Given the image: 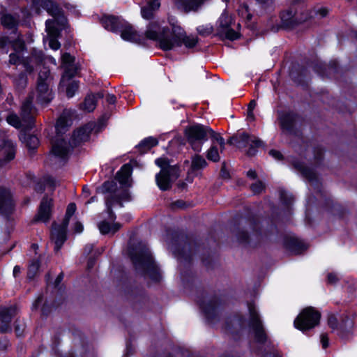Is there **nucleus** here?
Returning <instances> with one entry per match:
<instances>
[{
	"label": "nucleus",
	"instance_id": "obj_1",
	"mask_svg": "<svg viewBox=\"0 0 357 357\" xmlns=\"http://www.w3.org/2000/svg\"><path fill=\"white\" fill-rule=\"evenodd\" d=\"M146 37L158 40L160 47L169 50L174 47L183 44L187 48L194 47L198 43V38L193 36H186L185 31L178 25L172 24V32L167 29H161L158 24L151 23L147 27Z\"/></svg>",
	"mask_w": 357,
	"mask_h": 357
},
{
	"label": "nucleus",
	"instance_id": "obj_2",
	"mask_svg": "<svg viewBox=\"0 0 357 357\" xmlns=\"http://www.w3.org/2000/svg\"><path fill=\"white\" fill-rule=\"evenodd\" d=\"M185 136L192 149L197 153L202 150L203 144L214 137L216 142L222 145V137L210 127L202 124H194L185 129Z\"/></svg>",
	"mask_w": 357,
	"mask_h": 357
},
{
	"label": "nucleus",
	"instance_id": "obj_3",
	"mask_svg": "<svg viewBox=\"0 0 357 357\" xmlns=\"http://www.w3.org/2000/svg\"><path fill=\"white\" fill-rule=\"evenodd\" d=\"M155 164L161 168L160 173L155 176L156 183L160 190H167L179 176L178 168L175 165H169L165 158L156 159Z\"/></svg>",
	"mask_w": 357,
	"mask_h": 357
},
{
	"label": "nucleus",
	"instance_id": "obj_4",
	"mask_svg": "<svg viewBox=\"0 0 357 357\" xmlns=\"http://www.w3.org/2000/svg\"><path fill=\"white\" fill-rule=\"evenodd\" d=\"M76 211V205L70 203L67 208L65 218L61 225L54 223L51 231V241L54 243L55 251H59L66 240V231L70 218Z\"/></svg>",
	"mask_w": 357,
	"mask_h": 357
},
{
	"label": "nucleus",
	"instance_id": "obj_5",
	"mask_svg": "<svg viewBox=\"0 0 357 357\" xmlns=\"http://www.w3.org/2000/svg\"><path fill=\"white\" fill-rule=\"evenodd\" d=\"M132 260L137 268L146 270L154 280H159L160 275L155 269L151 254L148 248H144L139 253H131Z\"/></svg>",
	"mask_w": 357,
	"mask_h": 357
},
{
	"label": "nucleus",
	"instance_id": "obj_6",
	"mask_svg": "<svg viewBox=\"0 0 357 357\" xmlns=\"http://www.w3.org/2000/svg\"><path fill=\"white\" fill-rule=\"evenodd\" d=\"M321 314L312 307H306L294 320V326L300 331L310 330L319 324Z\"/></svg>",
	"mask_w": 357,
	"mask_h": 357
},
{
	"label": "nucleus",
	"instance_id": "obj_7",
	"mask_svg": "<svg viewBox=\"0 0 357 357\" xmlns=\"http://www.w3.org/2000/svg\"><path fill=\"white\" fill-rule=\"evenodd\" d=\"M49 75L50 72L46 69L39 73L36 93V101L41 105L49 103L53 98L52 91L49 87L50 82Z\"/></svg>",
	"mask_w": 357,
	"mask_h": 357
},
{
	"label": "nucleus",
	"instance_id": "obj_8",
	"mask_svg": "<svg viewBox=\"0 0 357 357\" xmlns=\"http://www.w3.org/2000/svg\"><path fill=\"white\" fill-rule=\"evenodd\" d=\"M9 57L10 64L17 65L22 63L26 72L31 73L33 70V66L43 61V54L42 51H37L34 50L30 57H27L22 60L20 59V53H11Z\"/></svg>",
	"mask_w": 357,
	"mask_h": 357
},
{
	"label": "nucleus",
	"instance_id": "obj_9",
	"mask_svg": "<svg viewBox=\"0 0 357 357\" xmlns=\"http://www.w3.org/2000/svg\"><path fill=\"white\" fill-rule=\"evenodd\" d=\"M231 17L226 11L223 12L217 22L218 34L229 40L237 39L238 33L231 28Z\"/></svg>",
	"mask_w": 357,
	"mask_h": 357
},
{
	"label": "nucleus",
	"instance_id": "obj_10",
	"mask_svg": "<svg viewBox=\"0 0 357 357\" xmlns=\"http://www.w3.org/2000/svg\"><path fill=\"white\" fill-rule=\"evenodd\" d=\"M70 147L63 139H57L52 143V154L54 163L63 165L68 158Z\"/></svg>",
	"mask_w": 357,
	"mask_h": 357
},
{
	"label": "nucleus",
	"instance_id": "obj_11",
	"mask_svg": "<svg viewBox=\"0 0 357 357\" xmlns=\"http://www.w3.org/2000/svg\"><path fill=\"white\" fill-rule=\"evenodd\" d=\"M39 4L54 17V25L65 26L66 19L57 4L50 0H39Z\"/></svg>",
	"mask_w": 357,
	"mask_h": 357
},
{
	"label": "nucleus",
	"instance_id": "obj_12",
	"mask_svg": "<svg viewBox=\"0 0 357 357\" xmlns=\"http://www.w3.org/2000/svg\"><path fill=\"white\" fill-rule=\"evenodd\" d=\"M248 309L250 317V326L255 332V339L257 341L262 342L266 340V334L258 312L255 306L252 304L249 305Z\"/></svg>",
	"mask_w": 357,
	"mask_h": 357
},
{
	"label": "nucleus",
	"instance_id": "obj_13",
	"mask_svg": "<svg viewBox=\"0 0 357 357\" xmlns=\"http://www.w3.org/2000/svg\"><path fill=\"white\" fill-rule=\"evenodd\" d=\"M236 138L239 147L249 146L247 151L249 155H254L256 153V148L263 145V142L259 139L247 133L239 134Z\"/></svg>",
	"mask_w": 357,
	"mask_h": 357
},
{
	"label": "nucleus",
	"instance_id": "obj_14",
	"mask_svg": "<svg viewBox=\"0 0 357 357\" xmlns=\"http://www.w3.org/2000/svg\"><path fill=\"white\" fill-rule=\"evenodd\" d=\"M34 98V93H31L27 98L23 102L21 107V116L22 120L27 123L29 127H31L35 116L37 114L36 109L33 106V100Z\"/></svg>",
	"mask_w": 357,
	"mask_h": 357
},
{
	"label": "nucleus",
	"instance_id": "obj_15",
	"mask_svg": "<svg viewBox=\"0 0 357 357\" xmlns=\"http://www.w3.org/2000/svg\"><path fill=\"white\" fill-rule=\"evenodd\" d=\"M121 24L119 32H121V37L123 40L139 43L144 40L143 36L139 34L131 24L126 21Z\"/></svg>",
	"mask_w": 357,
	"mask_h": 357
},
{
	"label": "nucleus",
	"instance_id": "obj_16",
	"mask_svg": "<svg viewBox=\"0 0 357 357\" xmlns=\"http://www.w3.org/2000/svg\"><path fill=\"white\" fill-rule=\"evenodd\" d=\"M307 18L303 17L297 13L295 9L291 8L281 13V20L285 27H292L294 25L305 21Z\"/></svg>",
	"mask_w": 357,
	"mask_h": 357
},
{
	"label": "nucleus",
	"instance_id": "obj_17",
	"mask_svg": "<svg viewBox=\"0 0 357 357\" xmlns=\"http://www.w3.org/2000/svg\"><path fill=\"white\" fill-rule=\"evenodd\" d=\"M130 198V194L127 190H124L120 195H109L106 198V206L109 213V219L114 221L116 218L114 214L112 211V206L114 204H119L122 206L123 201H129Z\"/></svg>",
	"mask_w": 357,
	"mask_h": 357
},
{
	"label": "nucleus",
	"instance_id": "obj_18",
	"mask_svg": "<svg viewBox=\"0 0 357 357\" xmlns=\"http://www.w3.org/2000/svg\"><path fill=\"white\" fill-rule=\"evenodd\" d=\"M222 145L216 142L214 137L211 139V144L209 149L206 151V158L213 162H218L220 160V153L225 148V142L222 137Z\"/></svg>",
	"mask_w": 357,
	"mask_h": 357
},
{
	"label": "nucleus",
	"instance_id": "obj_19",
	"mask_svg": "<svg viewBox=\"0 0 357 357\" xmlns=\"http://www.w3.org/2000/svg\"><path fill=\"white\" fill-rule=\"evenodd\" d=\"M46 31L49 37V45L51 49L57 50L60 48V43L56 40L59 35V29L54 25V22L47 20L45 22Z\"/></svg>",
	"mask_w": 357,
	"mask_h": 357
},
{
	"label": "nucleus",
	"instance_id": "obj_20",
	"mask_svg": "<svg viewBox=\"0 0 357 357\" xmlns=\"http://www.w3.org/2000/svg\"><path fill=\"white\" fill-rule=\"evenodd\" d=\"M52 199L47 197L43 198L38 213L36 217V221L47 222L51 215Z\"/></svg>",
	"mask_w": 357,
	"mask_h": 357
},
{
	"label": "nucleus",
	"instance_id": "obj_21",
	"mask_svg": "<svg viewBox=\"0 0 357 357\" xmlns=\"http://www.w3.org/2000/svg\"><path fill=\"white\" fill-rule=\"evenodd\" d=\"M1 151L4 155L3 158H0V167H3L7 162L14 159L15 155V146L12 141L8 139L4 140Z\"/></svg>",
	"mask_w": 357,
	"mask_h": 357
},
{
	"label": "nucleus",
	"instance_id": "obj_22",
	"mask_svg": "<svg viewBox=\"0 0 357 357\" xmlns=\"http://www.w3.org/2000/svg\"><path fill=\"white\" fill-rule=\"evenodd\" d=\"M93 128V123H89L77 130L73 135V143L77 145L83 142H86L89 139L91 130Z\"/></svg>",
	"mask_w": 357,
	"mask_h": 357
},
{
	"label": "nucleus",
	"instance_id": "obj_23",
	"mask_svg": "<svg viewBox=\"0 0 357 357\" xmlns=\"http://www.w3.org/2000/svg\"><path fill=\"white\" fill-rule=\"evenodd\" d=\"M205 0H174V5L185 12L196 11Z\"/></svg>",
	"mask_w": 357,
	"mask_h": 357
},
{
	"label": "nucleus",
	"instance_id": "obj_24",
	"mask_svg": "<svg viewBox=\"0 0 357 357\" xmlns=\"http://www.w3.org/2000/svg\"><path fill=\"white\" fill-rule=\"evenodd\" d=\"M125 21L114 16H105L101 20V23L105 29L112 32H118L121 29V23Z\"/></svg>",
	"mask_w": 357,
	"mask_h": 357
},
{
	"label": "nucleus",
	"instance_id": "obj_25",
	"mask_svg": "<svg viewBox=\"0 0 357 357\" xmlns=\"http://www.w3.org/2000/svg\"><path fill=\"white\" fill-rule=\"evenodd\" d=\"M62 67L65 69L64 74L62 77V81L66 77L70 78L75 74V70L73 68V63L74 58L68 53H64L61 56Z\"/></svg>",
	"mask_w": 357,
	"mask_h": 357
},
{
	"label": "nucleus",
	"instance_id": "obj_26",
	"mask_svg": "<svg viewBox=\"0 0 357 357\" xmlns=\"http://www.w3.org/2000/svg\"><path fill=\"white\" fill-rule=\"evenodd\" d=\"M102 98L103 93L102 92H98L96 94H88L86 96L84 102L82 104L81 108L88 112H92L96 107L98 99Z\"/></svg>",
	"mask_w": 357,
	"mask_h": 357
},
{
	"label": "nucleus",
	"instance_id": "obj_27",
	"mask_svg": "<svg viewBox=\"0 0 357 357\" xmlns=\"http://www.w3.org/2000/svg\"><path fill=\"white\" fill-rule=\"evenodd\" d=\"M15 313V309L13 307L4 308L0 312L1 320L3 323L0 328L1 332L5 333L10 330L9 323Z\"/></svg>",
	"mask_w": 357,
	"mask_h": 357
},
{
	"label": "nucleus",
	"instance_id": "obj_28",
	"mask_svg": "<svg viewBox=\"0 0 357 357\" xmlns=\"http://www.w3.org/2000/svg\"><path fill=\"white\" fill-rule=\"evenodd\" d=\"M160 3L159 0H152L147 2L146 6L142 7V15L145 19H150L153 16L154 12L159 9Z\"/></svg>",
	"mask_w": 357,
	"mask_h": 357
},
{
	"label": "nucleus",
	"instance_id": "obj_29",
	"mask_svg": "<svg viewBox=\"0 0 357 357\" xmlns=\"http://www.w3.org/2000/svg\"><path fill=\"white\" fill-rule=\"evenodd\" d=\"M98 227L100 232L102 234H114L120 229L121 225L119 223L111 225L107 221L102 220L98 223Z\"/></svg>",
	"mask_w": 357,
	"mask_h": 357
},
{
	"label": "nucleus",
	"instance_id": "obj_30",
	"mask_svg": "<svg viewBox=\"0 0 357 357\" xmlns=\"http://www.w3.org/2000/svg\"><path fill=\"white\" fill-rule=\"evenodd\" d=\"M12 206L10 192L5 188H0V211H6Z\"/></svg>",
	"mask_w": 357,
	"mask_h": 357
},
{
	"label": "nucleus",
	"instance_id": "obj_31",
	"mask_svg": "<svg viewBox=\"0 0 357 357\" xmlns=\"http://www.w3.org/2000/svg\"><path fill=\"white\" fill-rule=\"evenodd\" d=\"M132 167L129 164L123 165L121 169L117 172L116 178L119 183L126 185L131 175Z\"/></svg>",
	"mask_w": 357,
	"mask_h": 357
},
{
	"label": "nucleus",
	"instance_id": "obj_32",
	"mask_svg": "<svg viewBox=\"0 0 357 357\" xmlns=\"http://www.w3.org/2000/svg\"><path fill=\"white\" fill-rule=\"evenodd\" d=\"M281 128L284 130H289L294 121V116L291 113H283L279 116Z\"/></svg>",
	"mask_w": 357,
	"mask_h": 357
},
{
	"label": "nucleus",
	"instance_id": "obj_33",
	"mask_svg": "<svg viewBox=\"0 0 357 357\" xmlns=\"http://www.w3.org/2000/svg\"><path fill=\"white\" fill-rule=\"evenodd\" d=\"M20 139L30 150L36 149L39 144L38 139L35 135L24 134L20 137Z\"/></svg>",
	"mask_w": 357,
	"mask_h": 357
},
{
	"label": "nucleus",
	"instance_id": "obj_34",
	"mask_svg": "<svg viewBox=\"0 0 357 357\" xmlns=\"http://www.w3.org/2000/svg\"><path fill=\"white\" fill-rule=\"evenodd\" d=\"M207 166L206 160L199 154H195L192 157L191 169L194 171L203 169Z\"/></svg>",
	"mask_w": 357,
	"mask_h": 357
},
{
	"label": "nucleus",
	"instance_id": "obj_35",
	"mask_svg": "<svg viewBox=\"0 0 357 357\" xmlns=\"http://www.w3.org/2000/svg\"><path fill=\"white\" fill-rule=\"evenodd\" d=\"M238 238L241 243L249 244L252 246L255 245L257 241L259 240V236L257 234H254L252 236H248V234L245 231L240 232Z\"/></svg>",
	"mask_w": 357,
	"mask_h": 357
},
{
	"label": "nucleus",
	"instance_id": "obj_36",
	"mask_svg": "<svg viewBox=\"0 0 357 357\" xmlns=\"http://www.w3.org/2000/svg\"><path fill=\"white\" fill-rule=\"evenodd\" d=\"M157 144L158 140L154 137H149L143 139L138 145V148L142 153H144Z\"/></svg>",
	"mask_w": 357,
	"mask_h": 357
},
{
	"label": "nucleus",
	"instance_id": "obj_37",
	"mask_svg": "<svg viewBox=\"0 0 357 357\" xmlns=\"http://www.w3.org/2000/svg\"><path fill=\"white\" fill-rule=\"evenodd\" d=\"M295 167L299 169L302 174L307 178L310 181H312L316 178V175L314 171L308 167H305L303 164L296 163L295 164Z\"/></svg>",
	"mask_w": 357,
	"mask_h": 357
},
{
	"label": "nucleus",
	"instance_id": "obj_38",
	"mask_svg": "<svg viewBox=\"0 0 357 357\" xmlns=\"http://www.w3.org/2000/svg\"><path fill=\"white\" fill-rule=\"evenodd\" d=\"M14 83L15 86L20 89H24L27 84V77L26 75L24 73H21L18 75L17 77L14 79Z\"/></svg>",
	"mask_w": 357,
	"mask_h": 357
},
{
	"label": "nucleus",
	"instance_id": "obj_39",
	"mask_svg": "<svg viewBox=\"0 0 357 357\" xmlns=\"http://www.w3.org/2000/svg\"><path fill=\"white\" fill-rule=\"evenodd\" d=\"M1 24L8 28H13L16 24V20L10 15H3L1 17Z\"/></svg>",
	"mask_w": 357,
	"mask_h": 357
},
{
	"label": "nucleus",
	"instance_id": "obj_40",
	"mask_svg": "<svg viewBox=\"0 0 357 357\" xmlns=\"http://www.w3.org/2000/svg\"><path fill=\"white\" fill-rule=\"evenodd\" d=\"M39 268V262L37 259L33 260L28 268V277L29 278H33L37 273V271Z\"/></svg>",
	"mask_w": 357,
	"mask_h": 357
},
{
	"label": "nucleus",
	"instance_id": "obj_41",
	"mask_svg": "<svg viewBox=\"0 0 357 357\" xmlns=\"http://www.w3.org/2000/svg\"><path fill=\"white\" fill-rule=\"evenodd\" d=\"M197 31L201 36H207L213 33V28L211 24H207L199 26Z\"/></svg>",
	"mask_w": 357,
	"mask_h": 357
},
{
	"label": "nucleus",
	"instance_id": "obj_42",
	"mask_svg": "<svg viewBox=\"0 0 357 357\" xmlns=\"http://www.w3.org/2000/svg\"><path fill=\"white\" fill-rule=\"evenodd\" d=\"M68 125V119L64 116H61L56 124V130L58 132V133H60L63 131V130L67 127Z\"/></svg>",
	"mask_w": 357,
	"mask_h": 357
},
{
	"label": "nucleus",
	"instance_id": "obj_43",
	"mask_svg": "<svg viewBox=\"0 0 357 357\" xmlns=\"http://www.w3.org/2000/svg\"><path fill=\"white\" fill-rule=\"evenodd\" d=\"M6 121L10 125L13 126L16 128H19L21 127V121L19 117L15 114H11L8 115L6 118Z\"/></svg>",
	"mask_w": 357,
	"mask_h": 357
},
{
	"label": "nucleus",
	"instance_id": "obj_44",
	"mask_svg": "<svg viewBox=\"0 0 357 357\" xmlns=\"http://www.w3.org/2000/svg\"><path fill=\"white\" fill-rule=\"evenodd\" d=\"M13 50L16 53H21L24 49V43L23 40L18 38L17 40L11 43Z\"/></svg>",
	"mask_w": 357,
	"mask_h": 357
},
{
	"label": "nucleus",
	"instance_id": "obj_45",
	"mask_svg": "<svg viewBox=\"0 0 357 357\" xmlns=\"http://www.w3.org/2000/svg\"><path fill=\"white\" fill-rule=\"evenodd\" d=\"M264 188H265L264 184L260 181L255 182V183L252 184L250 186L251 190L255 194L261 193L264 190Z\"/></svg>",
	"mask_w": 357,
	"mask_h": 357
},
{
	"label": "nucleus",
	"instance_id": "obj_46",
	"mask_svg": "<svg viewBox=\"0 0 357 357\" xmlns=\"http://www.w3.org/2000/svg\"><path fill=\"white\" fill-rule=\"evenodd\" d=\"M78 89V83L75 81L72 82L67 87L66 93L68 98H71L75 95V91Z\"/></svg>",
	"mask_w": 357,
	"mask_h": 357
},
{
	"label": "nucleus",
	"instance_id": "obj_47",
	"mask_svg": "<svg viewBox=\"0 0 357 357\" xmlns=\"http://www.w3.org/2000/svg\"><path fill=\"white\" fill-rule=\"evenodd\" d=\"M238 13L241 17L245 18L247 20H250L252 18V15L249 13L248 7L245 5L241 6Z\"/></svg>",
	"mask_w": 357,
	"mask_h": 357
},
{
	"label": "nucleus",
	"instance_id": "obj_48",
	"mask_svg": "<svg viewBox=\"0 0 357 357\" xmlns=\"http://www.w3.org/2000/svg\"><path fill=\"white\" fill-rule=\"evenodd\" d=\"M11 43V42L8 40V38L2 37L0 38V49L2 51L3 54H7L8 50H5V47L7 45Z\"/></svg>",
	"mask_w": 357,
	"mask_h": 357
},
{
	"label": "nucleus",
	"instance_id": "obj_49",
	"mask_svg": "<svg viewBox=\"0 0 357 357\" xmlns=\"http://www.w3.org/2000/svg\"><path fill=\"white\" fill-rule=\"evenodd\" d=\"M328 326L332 329H335L337 326V319L335 315H330L328 319Z\"/></svg>",
	"mask_w": 357,
	"mask_h": 357
},
{
	"label": "nucleus",
	"instance_id": "obj_50",
	"mask_svg": "<svg viewBox=\"0 0 357 357\" xmlns=\"http://www.w3.org/2000/svg\"><path fill=\"white\" fill-rule=\"evenodd\" d=\"M321 342L324 349H326L328 346V337L327 334L322 333L321 335Z\"/></svg>",
	"mask_w": 357,
	"mask_h": 357
},
{
	"label": "nucleus",
	"instance_id": "obj_51",
	"mask_svg": "<svg viewBox=\"0 0 357 357\" xmlns=\"http://www.w3.org/2000/svg\"><path fill=\"white\" fill-rule=\"evenodd\" d=\"M269 154L277 160H280L282 158V154L276 150H271Z\"/></svg>",
	"mask_w": 357,
	"mask_h": 357
},
{
	"label": "nucleus",
	"instance_id": "obj_52",
	"mask_svg": "<svg viewBox=\"0 0 357 357\" xmlns=\"http://www.w3.org/2000/svg\"><path fill=\"white\" fill-rule=\"evenodd\" d=\"M74 229H75V232L81 233L83 231V229H84V227H83V225H82V224L81 222H77L75 224Z\"/></svg>",
	"mask_w": 357,
	"mask_h": 357
},
{
	"label": "nucleus",
	"instance_id": "obj_53",
	"mask_svg": "<svg viewBox=\"0 0 357 357\" xmlns=\"http://www.w3.org/2000/svg\"><path fill=\"white\" fill-rule=\"evenodd\" d=\"M107 102L109 104H114L116 101V98L113 94H107L106 96Z\"/></svg>",
	"mask_w": 357,
	"mask_h": 357
},
{
	"label": "nucleus",
	"instance_id": "obj_54",
	"mask_svg": "<svg viewBox=\"0 0 357 357\" xmlns=\"http://www.w3.org/2000/svg\"><path fill=\"white\" fill-rule=\"evenodd\" d=\"M328 280L330 283H335L337 280V275L334 273H329L328 275Z\"/></svg>",
	"mask_w": 357,
	"mask_h": 357
},
{
	"label": "nucleus",
	"instance_id": "obj_55",
	"mask_svg": "<svg viewBox=\"0 0 357 357\" xmlns=\"http://www.w3.org/2000/svg\"><path fill=\"white\" fill-rule=\"evenodd\" d=\"M201 307L202 308V310H204V312H205V314H208L210 313V311H211V309L208 308L206 305H204V304H202L201 305ZM210 308H211V310L213 311L214 310V307L213 305L210 304Z\"/></svg>",
	"mask_w": 357,
	"mask_h": 357
},
{
	"label": "nucleus",
	"instance_id": "obj_56",
	"mask_svg": "<svg viewBox=\"0 0 357 357\" xmlns=\"http://www.w3.org/2000/svg\"><path fill=\"white\" fill-rule=\"evenodd\" d=\"M41 301H42V297L40 296L33 303V307H32L33 309H37L39 304L41 303Z\"/></svg>",
	"mask_w": 357,
	"mask_h": 357
},
{
	"label": "nucleus",
	"instance_id": "obj_57",
	"mask_svg": "<svg viewBox=\"0 0 357 357\" xmlns=\"http://www.w3.org/2000/svg\"><path fill=\"white\" fill-rule=\"evenodd\" d=\"M247 175H248V177H250L251 178H253V179L255 178L256 176H257L255 171L252 170V169L249 170L247 172Z\"/></svg>",
	"mask_w": 357,
	"mask_h": 357
},
{
	"label": "nucleus",
	"instance_id": "obj_58",
	"mask_svg": "<svg viewBox=\"0 0 357 357\" xmlns=\"http://www.w3.org/2000/svg\"><path fill=\"white\" fill-rule=\"evenodd\" d=\"M257 103H256V101L255 100H252L250 102L249 105H248V110H253L256 106Z\"/></svg>",
	"mask_w": 357,
	"mask_h": 357
},
{
	"label": "nucleus",
	"instance_id": "obj_59",
	"mask_svg": "<svg viewBox=\"0 0 357 357\" xmlns=\"http://www.w3.org/2000/svg\"><path fill=\"white\" fill-rule=\"evenodd\" d=\"M21 271V268L19 266H15L13 268V275L16 277Z\"/></svg>",
	"mask_w": 357,
	"mask_h": 357
},
{
	"label": "nucleus",
	"instance_id": "obj_60",
	"mask_svg": "<svg viewBox=\"0 0 357 357\" xmlns=\"http://www.w3.org/2000/svg\"><path fill=\"white\" fill-rule=\"evenodd\" d=\"M63 274H62V273H60V274L57 276V278H56V280H55V286H58V285H59V283L61 282V280H63Z\"/></svg>",
	"mask_w": 357,
	"mask_h": 357
},
{
	"label": "nucleus",
	"instance_id": "obj_61",
	"mask_svg": "<svg viewBox=\"0 0 357 357\" xmlns=\"http://www.w3.org/2000/svg\"><path fill=\"white\" fill-rule=\"evenodd\" d=\"M15 331L17 335L20 336L22 334L23 328H20L19 326H15Z\"/></svg>",
	"mask_w": 357,
	"mask_h": 357
},
{
	"label": "nucleus",
	"instance_id": "obj_62",
	"mask_svg": "<svg viewBox=\"0 0 357 357\" xmlns=\"http://www.w3.org/2000/svg\"><path fill=\"white\" fill-rule=\"evenodd\" d=\"M47 183L50 185H52L53 187H55L56 185V181L53 178H49L47 179Z\"/></svg>",
	"mask_w": 357,
	"mask_h": 357
},
{
	"label": "nucleus",
	"instance_id": "obj_63",
	"mask_svg": "<svg viewBox=\"0 0 357 357\" xmlns=\"http://www.w3.org/2000/svg\"><path fill=\"white\" fill-rule=\"evenodd\" d=\"M261 4H268L272 3L273 0H257Z\"/></svg>",
	"mask_w": 357,
	"mask_h": 357
},
{
	"label": "nucleus",
	"instance_id": "obj_64",
	"mask_svg": "<svg viewBox=\"0 0 357 357\" xmlns=\"http://www.w3.org/2000/svg\"><path fill=\"white\" fill-rule=\"evenodd\" d=\"M248 116L249 118L252 119V120L255 119L254 114H253V110H248Z\"/></svg>",
	"mask_w": 357,
	"mask_h": 357
}]
</instances>
